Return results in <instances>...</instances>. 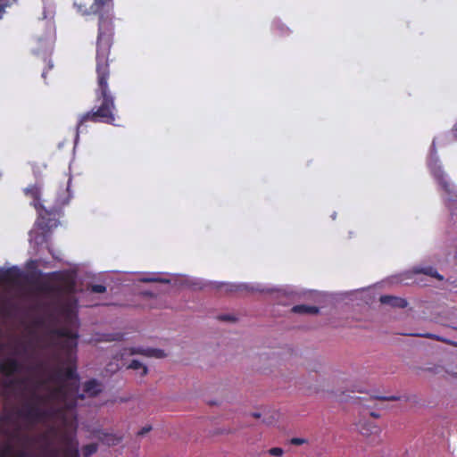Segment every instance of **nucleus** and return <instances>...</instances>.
Returning <instances> with one entry per match:
<instances>
[{
    "instance_id": "393cba45",
    "label": "nucleus",
    "mask_w": 457,
    "mask_h": 457,
    "mask_svg": "<svg viewBox=\"0 0 457 457\" xmlns=\"http://www.w3.org/2000/svg\"><path fill=\"white\" fill-rule=\"evenodd\" d=\"M37 261H30L28 262V267L29 269H33L35 267V265L37 264Z\"/></svg>"
},
{
    "instance_id": "f3484780",
    "label": "nucleus",
    "mask_w": 457,
    "mask_h": 457,
    "mask_svg": "<svg viewBox=\"0 0 457 457\" xmlns=\"http://www.w3.org/2000/svg\"><path fill=\"white\" fill-rule=\"evenodd\" d=\"M269 453L272 456H277V457H280L283 455L284 453V451L282 448L280 447H273L271 449L269 450Z\"/></svg>"
},
{
    "instance_id": "412c9836",
    "label": "nucleus",
    "mask_w": 457,
    "mask_h": 457,
    "mask_svg": "<svg viewBox=\"0 0 457 457\" xmlns=\"http://www.w3.org/2000/svg\"><path fill=\"white\" fill-rule=\"evenodd\" d=\"M375 399H380V400H387V401H398L400 400L401 398L399 396H396V395H390V396H378V395H376L374 396Z\"/></svg>"
},
{
    "instance_id": "a878e982",
    "label": "nucleus",
    "mask_w": 457,
    "mask_h": 457,
    "mask_svg": "<svg viewBox=\"0 0 457 457\" xmlns=\"http://www.w3.org/2000/svg\"><path fill=\"white\" fill-rule=\"evenodd\" d=\"M47 65H48V69H49V70H51V69L53 68V66H54V65H53V63H52V62H51L50 60H49V61H47Z\"/></svg>"
},
{
    "instance_id": "dca6fc26",
    "label": "nucleus",
    "mask_w": 457,
    "mask_h": 457,
    "mask_svg": "<svg viewBox=\"0 0 457 457\" xmlns=\"http://www.w3.org/2000/svg\"><path fill=\"white\" fill-rule=\"evenodd\" d=\"M120 368V363L118 362V360L115 361V362H110L107 366H106V371L107 372H110V373H114L116 372L117 370H119Z\"/></svg>"
},
{
    "instance_id": "aec40b11",
    "label": "nucleus",
    "mask_w": 457,
    "mask_h": 457,
    "mask_svg": "<svg viewBox=\"0 0 457 457\" xmlns=\"http://www.w3.org/2000/svg\"><path fill=\"white\" fill-rule=\"evenodd\" d=\"M227 291H237L240 289L244 285H234V284H223Z\"/></svg>"
},
{
    "instance_id": "423d86ee",
    "label": "nucleus",
    "mask_w": 457,
    "mask_h": 457,
    "mask_svg": "<svg viewBox=\"0 0 457 457\" xmlns=\"http://www.w3.org/2000/svg\"><path fill=\"white\" fill-rule=\"evenodd\" d=\"M370 417L366 418L362 417L357 423H356V428L358 431L365 436H369L371 435H377L379 432V428L377 426L373 420L374 418H377L378 415L374 412L369 413Z\"/></svg>"
},
{
    "instance_id": "4be33fe9",
    "label": "nucleus",
    "mask_w": 457,
    "mask_h": 457,
    "mask_svg": "<svg viewBox=\"0 0 457 457\" xmlns=\"http://www.w3.org/2000/svg\"><path fill=\"white\" fill-rule=\"evenodd\" d=\"M152 429V427L147 425V426H145L143 427L139 431H138V435L139 436H144L145 435L146 433H148L150 430Z\"/></svg>"
},
{
    "instance_id": "9d476101",
    "label": "nucleus",
    "mask_w": 457,
    "mask_h": 457,
    "mask_svg": "<svg viewBox=\"0 0 457 457\" xmlns=\"http://www.w3.org/2000/svg\"><path fill=\"white\" fill-rule=\"evenodd\" d=\"M380 302L382 303L388 304V305H391L394 307H398V308H404L405 306H407L406 300L400 298V297L391 296V295H382L380 297Z\"/></svg>"
},
{
    "instance_id": "1a4fd4ad",
    "label": "nucleus",
    "mask_w": 457,
    "mask_h": 457,
    "mask_svg": "<svg viewBox=\"0 0 457 457\" xmlns=\"http://www.w3.org/2000/svg\"><path fill=\"white\" fill-rule=\"evenodd\" d=\"M129 354H136L139 353L147 357H156V358H162L164 357V353L162 350L160 349H154V348H143V347H133L128 350Z\"/></svg>"
},
{
    "instance_id": "c85d7f7f",
    "label": "nucleus",
    "mask_w": 457,
    "mask_h": 457,
    "mask_svg": "<svg viewBox=\"0 0 457 457\" xmlns=\"http://www.w3.org/2000/svg\"><path fill=\"white\" fill-rule=\"evenodd\" d=\"M46 71H43V72H42V77H43V78H46Z\"/></svg>"
},
{
    "instance_id": "6e6552de",
    "label": "nucleus",
    "mask_w": 457,
    "mask_h": 457,
    "mask_svg": "<svg viewBox=\"0 0 457 457\" xmlns=\"http://www.w3.org/2000/svg\"><path fill=\"white\" fill-rule=\"evenodd\" d=\"M137 280L139 282H144V283L160 282V283L170 284V283H171L172 278H168L166 276H162L158 273H145V274L139 275L138 278H137Z\"/></svg>"
},
{
    "instance_id": "f03ea898",
    "label": "nucleus",
    "mask_w": 457,
    "mask_h": 457,
    "mask_svg": "<svg viewBox=\"0 0 457 457\" xmlns=\"http://www.w3.org/2000/svg\"><path fill=\"white\" fill-rule=\"evenodd\" d=\"M92 12L99 13L98 37L96 49V73L98 89L96 96L101 104H114L110 93L107 79L109 77L108 55L112 44L111 11L112 0H95L91 6Z\"/></svg>"
},
{
    "instance_id": "39448f33",
    "label": "nucleus",
    "mask_w": 457,
    "mask_h": 457,
    "mask_svg": "<svg viewBox=\"0 0 457 457\" xmlns=\"http://www.w3.org/2000/svg\"><path fill=\"white\" fill-rule=\"evenodd\" d=\"M44 3V19L46 21V33L44 37L37 39L38 46L35 49L37 54L40 53H51L54 42V27L51 20L54 17V4L52 0H42Z\"/></svg>"
},
{
    "instance_id": "0eeeda50",
    "label": "nucleus",
    "mask_w": 457,
    "mask_h": 457,
    "mask_svg": "<svg viewBox=\"0 0 457 457\" xmlns=\"http://www.w3.org/2000/svg\"><path fill=\"white\" fill-rule=\"evenodd\" d=\"M18 271L15 267L0 270V287H14L18 282Z\"/></svg>"
},
{
    "instance_id": "c756f323",
    "label": "nucleus",
    "mask_w": 457,
    "mask_h": 457,
    "mask_svg": "<svg viewBox=\"0 0 457 457\" xmlns=\"http://www.w3.org/2000/svg\"><path fill=\"white\" fill-rule=\"evenodd\" d=\"M252 290L264 291V289H261V288H252Z\"/></svg>"
},
{
    "instance_id": "f8f14e48",
    "label": "nucleus",
    "mask_w": 457,
    "mask_h": 457,
    "mask_svg": "<svg viewBox=\"0 0 457 457\" xmlns=\"http://www.w3.org/2000/svg\"><path fill=\"white\" fill-rule=\"evenodd\" d=\"M416 273H422L432 278H436L438 280H443L444 277L440 275L437 270L432 266H418L414 269Z\"/></svg>"
},
{
    "instance_id": "cd10ccee",
    "label": "nucleus",
    "mask_w": 457,
    "mask_h": 457,
    "mask_svg": "<svg viewBox=\"0 0 457 457\" xmlns=\"http://www.w3.org/2000/svg\"><path fill=\"white\" fill-rule=\"evenodd\" d=\"M263 422L266 423V424H271V421L270 420H263Z\"/></svg>"
},
{
    "instance_id": "9b49d317",
    "label": "nucleus",
    "mask_w": 457,
    "mask_h": 457,
    "mask_svg": "<svg viewBox=\"0 0 457 457\" xmlns=\"http://www.w3.org/2000/svg\"><path fill=\"white\" fill-rule=\"evenodd\" d=\"M292 312L297 314L316 315L319 312V308L312 305L300 304L294 306Z\"/></svg>"
},
{
    "instance_id": "2eb2a0df",
    "label": "nucleus",
    "mask_w": 457,
    "mask_h": 457,
    "mask_svg": "<svg viewBox=\"0 0 457 457\" xmlns=\"http://www.w3.org/2000/svg\"><path fill=\"white\" fill-rule=\"evenodd\" d=\"M97 451V445L96 444H89L83 447V454L86 457L90 456Z\"/></svg>"
},
{
    "instance_id": "7ed1b4c3",
    "label": "nucleus",
    "mask_w": 457,
    "mask_h": 457,
    "mask_svg": "<svg viewBox=\"0 0 457 457\" xmlns=\"http://www.w3.org/2000/svg\"><path fill=\"white\" fill-rule=\"evenodd\" d=\"M71 182V179L70 178L66 189L57 196V206L52 208L51 210L46 209L39 203V187L37 186H32L25 189V194L33 197L34 200L32 204L37 209L38 213V218L36 221L35 228L29 231V243L36 252L38 251V247L46 243L47 231L58 226L59 222L57 217L59 216L60 208L67 204L72 197V194L70 190Z\"/></svg>"
},
{
    "instance_id": "ddd939ff",
    "label": "nucleus",
    "mask_w": 457,
    "mask_h": 457,
    "mask_svg": "<svg viewBox=\"0 0 457 457\" xmlns=\"http://www.w3.org/2000/svg\"><path fill=\"white\" fill-rule=\"evenodd\" d=\"M127 368L136 370L140 376H145L148 371L146 365L139 360H132Z\"/></svg>"
},
{
    "instance_id": "5701e85b",
    "label": "nucleus",
    "mask_w": 457,
    "mask_h": 457,
    "mask_svg": "<svg viewBox=\"0 0 457 457\" xmlns=\"http://www.w3.org/2000/svg\"><path fill=\"white\" fill-rule=\"evenodd\" d=\"M304 442H305V440H304V439H303V438H298V437L293 438V439L291 440V443H292L293 445H300L303 444Z\"/></svg>"
},
{
    "instance_id": "f257e3e1",
    "label": "nucleus",
    "mask_w": 457,
    "mask_h": 457,
    "mask_svg": "<svg viewBox=\"0 0 457 457\" xmlns=\"http://www.w3.org/2000/svg\"><path fill=\"white\" fill-rule=\"evenodd\" d=\"M73 271L54 272L41 290L59 296L57 319L61 328L52 331L54 348L51 364L41 356L38 343L19 344L0 362V393L15 398L18 406L5 413L12 428L0 443V457H79L72 435L77 428L74 408L78 398L95 396L101 384L92 379L79 391L76 372L78 298Z\"/></svg>"
},
{
    "instance_id": "b1692460",
    "label": "nucleus",
    "mask_w": 457,
    "mask_h": 457,
    "mask_svg": "<svg viewBox=\"0 0 457 457\" xmlns=\"http://www.w3.org/2000/svg\"><path fill=\"white\" fill-rule=\"evenodd\" d=\"M452 134H453V137L455 139H457V123L454 125V127H453V129L452 130Z\"/></svg>"
},
{
    "instance_id": "bb28decb",
    "label": "nucleus",
    "mask_w": 457,
    "mask_h": 457,
    "mask_svg": "<svg viewBox=\"0 0 457 457\" xmlns=\"http://www.w3.org/2000/svg\"><path fill=\"white\" fill-rule=\"evenodd\" d=\"M253 416L254 418H260V414H259V413H257V412L253 413Z\"/></svg>"
},
{
    "instance_id": "20e7f679",
    "label": "nucleus",
    "mask_w": 457,
    "mask_h": 457,
    "mask_svg": "<svg viewBox=\"0 0 457 457\" xmlns=\"http://www.w3.org/2000/svg\"><path fill=\"white\" fill-rule=\"evenodd\" d=\"M428 167L431 176L438 187L445 207L453 217L457 216V187L443 169L440 160L436 155L435 139L433 140L430 147L428 158Z\"/></svg>"
},
{
    "instance_id": "4468645a",
    "label": "nucleus",
    "mask_w": 457,
    "mask_h": 457,
    "mask_svg": "<svg viewBox=\"0 0 457 457\" xmlns=\"http://www.w3.org/2000/svg\"><path fill=\"white\" fill-rule=\"evenodd\" d=\"M272 26L279 35H287L289 32V29L285 26L279 20H275Z\"/></svg>"
},
{
    "instance_id": "6ab92c4d",
    "label": "nucleus",
    "mask_w": 457,
    "mask_h": 457,
    "mask_svg": "<svg viewBox=\"0 0 457 457\" xmlns=\"http://www.w3.org/2000/svg\"><path fill=\"white\" fill-rule=\"evenodd\" d=\"M106 291V287L104 285H93L92 292L97 294H103Z\"/></svg>"
},
{
    "instance_id": "a211bd4d",
    "label": "nucleus",
    "mask_w": 457,
    "mask_h": 457,
    "mask_svg": "<svg viewBox=\"0 0 457 457\" xmlns=\"http://www.w3.org/2000/svg\"><path fill=\"white\" fill-rule=\"evenodd\" d=\"M275 291L279 295L281 294L285 295H291L294 294V290L290 287L277 288Z\"/></svg>"
}]
</instances>
